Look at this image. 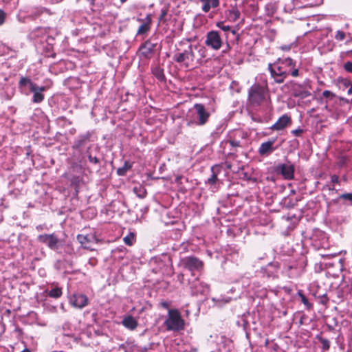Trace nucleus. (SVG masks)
Listing matches in <instances>:
<instances>
[{"label":"nucleus","mask_w":352,"mask_h":352,"mask_svg":"<svg viewBox=\"0 0 352 352\" xmlns=\"http://www.w3.org/2000/svg\"><path fill=\"white\" fill-rule=\"evenodd\" d=\"M36 30H41V31L42 32V33H45V31L42 28H40V27L36 28V29L32 32V33H33L34 32H35Z\"/></svg>","instance_id":"51"},{"label":"nucleus","mask_w":352,"mask_h":352,"mask_svg":"<svg viewBox=\"0 0 352 352\" xmlns=\"http://www.w3.org/2000/svg\"><path fill=\"white\" fill-rule=\"evenodd\" d=\"M91 135L89 133L80 135L75 140L72 148L82 152V150L89 142Z\"/></svg>","instance_id":"12"},{"label":"nucleus","mask_w":352,"mask_h":352,"mask_svg":"<svg viewBox=\"0 0 352 352\" xmlns=\"http://www.w3.org/2000/svg\"><path fill=\"white\" fill-rule=\"evenodd\" d=\"M180 265L184 269L189 270L192 275H194V272L200 271L204 267L203 261L194 256H186L182 258Z\"/></svg>","instance_id":"6"},{"label":"nucleus","mask_w":352,"mask_h":352,"mask_svg":"<svg viewBox=\"0 0 352 352\" xmlns=\"http://www.w3.org/2000/svg\"><path fill=\"white\" fill-rule=\"evenodd\" d=\"M274 171L277 175H282L285 179H292L294 177L295 167L289 160L286 163H279L274 167Z\"/></svg>","instance_id":"7"},{"label":"nucleus","mask_w":352,"mask_h":352,"mask_svg":"<svg viewBox=\"0 0 352 352\" xmlns=\"http://www.w3.org/2000/svg\"><path fill=\"white\" fill-rule=\"evenodd\" d=\"M219 168H220L218 165L212 166L211 171L212 173L211 177L208 179V181H207L208 184L213 185L216 183V182L217 181V175H218Z\"/></svg>","instance_id":"23"},{"label":"nucleus","mask_w":352,"mask_h":352,"mask_svg":"<svg viewBox=\"0 0 352 352\" xmlns=\"http://www.w3.org/2000/svg\"><path fill=\"white\" fill-rule=\"evenodd\" d=\"M288 268L291 270L292 268V266H289Z\"/></svg>","instance_id":"60"},{"label":"nucleus","mask_w":352,"mask_h":352,"mask_svg":"<svg viewBox=\"0 0 352 352\" xmlns=\"http://www.w3.org/2000/svg\"><path fill=\"white\" fill-rule=\"evenodd\" d=\"M37 241L46 245L52 250H56L62 245L60 240L54 233L40 234L37 236Z\"/></svg>","instance_id":"8"},{"label":"nucleus","mask_w":352,"mask_h":352,"mask_svg":"<svg viewBox=\"0 0 352 352\" xmlns=\"http://www.w3.org/2000/svg\"><path fill=\"white\" fill-rule=\"evenodd\" d=\"M152 74L155 78L161 82L166 80V77L164 73V69L160 66H155L152 69Z\"/></svg>","instance_id":"22"},{"label":"nucleus","mask_w":352,"mask_h":352,"mask_svg":"<svg viewBox=\"0 0 352 352\" xmlns=\"http://www.w3.org/2000/svg\"><path fill=\"white\" fill-rule=\"evenodd\" d=\"M339 199H346L352 202V193H344L340 195Z\"/></svg>","instance_id":"40"},{"label":"nucleus","mask_w":352,"mask_h":352,"mask_svg":"<svg viewBox=\"0 0 352 352\" xmlns=\"http://www.w3.org/2000/svg\"><path fill=\"white\" fill-rule=\"evenodd\" d=\"M292 92L293 96L300 98V99H304L311 96L310 91L306 89L305 85L298 83H294L292 86Z\"/></svg>","instance_id":"10"},{"label":"nucleus","mask_w":352,"mask_h":352,"mask_svg":"<svg viewBox=\"0 0 352 352\" xmlns=\"http://www.w3.org/2000/svg\"><path fill=\"white\" fill-rule=\"evenodd\" d=\"M36 89H37V91H40V93H42L43 91H45L47 89V88L45 86L38 87L36 84Z\"/></svg>","instance_id":"48"},{"label":"nucleus","mask_w":352,"mask_h":352,"mask_svg":"<svg viewBox=\"0 0 352 352\" xmlns=\"http://www.w3.org/2000/svg\"><path fill=\"white\" fill-rule=\"evenodd\" d=\"M157 43H153L150 41H146L140 48V54L146 58H150L154 54Z\"/></svg>","instance_id":"13"},{"label":"nucleus","mask_w":352,"mask_h":352,"mask_svg":"<svg viewBox=\"0 0 352 352\" xmlns=\"http://www.w3.org/2000/svg\"><path fill=\"white\" fill-rule=\"evenodd\" d=\"M30 91L34 94L32 98V102L34 103H40L44 100V95L42 93H40V91H37V89H36V85H34V91Z\"/></svg>","instance_id":"26"},{"label":"nucleus","mask_w":352,"mask_h":352,"mask_svg":"<svg viewBox=\"0 0 352 352\" xmlns=\"http://www.w3.org/2000/svg\"><path fill=\"white\" fill-rule=\"evenodd\" d=\"M228 19L230 21L232 22H235L237 21L240 17V12L237 8H233L232 10H228Z\"/></svg>","instance_id":"27"},{"label":"nucleus","mask_w":352,"mask_h":352,"mask_svg":"<svg viewBox=\"0 0 352 352\" xmlns=\"http://www.w3.org/2000/svg\"><path fill=\"white\" fill-rule=\"evenodd\" d=\"M299 295L301 297V300L302 303L308 308H310L311 307V305L309 302L308 299L305 297V296L301 293H300Z\"/></svg>","instance_id":"39"},{"label":"nucleus","mask_w":352,"mask_h":352,"mask_svg":"<svg viewBox=\"0 0 352 352\" xmlns=\"http://www.w3.org/2000/svg\"><path fill=\"white\" fill-rule=\"evenodd\" d=\"M92 146L89 145L87 146V150L85 153V155L87 157L89 162L91 164H100V160L96 156H93L91 153V148Z\"/></svg>","instance_id":"24"},{"label":"nucleus","mask_w":352,"mask_h":352,"mask_svg":"<svg viewBox=\"0 0 352 352\" xmlns=\"http://www.w3.org/2000/svg\"><path fill=\"white\" fill-rule=\"evenodd\" d=\"M231 32H232V34L233 35H235V34H236V30H231Z\"/></svg>","instance_id":"56"},{"label":"nucleus","mask_w":352,"mask_h":352,"mask_svg":"<svg viewBox=\"0 0 352 352\" xmlns=\"http://www.w3.org/2000/svg\"><path fill=\"white\" fill-rule=\"evenodd\" d=\"M212 301L216 303V305L217 306H222L223 305H225L230 302L229 299H223V298H212Z\"/></svg>","instance_id":"31"},{"label":"nucleus","mask_w":352,"mask_h":352,"mask_svg":"<svg viewBox=\"0 0 352 352\" xmlns=\"http://www.w3.org/2000/svg\"><path fill=\"white\" fill-rule=\"evenodd\" d=\"M196 49H197V45H188L187 47L182 52L175 54L173 58L178 63H184L186 66H188L189 63L195 60L194 50Z\"/></svg>","instance_id":"5"},{"label":"nucleus","mask_w":352,"mask_h":352,"mask_svg":"<svg viewBox=\"0 0 352 352\" xmlns=\"http://www.w3.org/2000/svg\"><path fill=\"white\" fill-rule=\"evenodd\" d=\"M344 69L350 74H352V62L351 61H346L343 65Z\"/></svg>","instance_id":"36"},{"label":"nucleus","mask_w":352,"mask_h":352,"mask_svg":"<svg viewBox=\"0 0 352 352\" xmlns=\"http://www.w3.org/2000/svg\"><path fill=\"white\" fill-rule=\"evenodd\" d=\"M61 295L62 290L60 287L53 288L48 292V296L54 298H58L60 297Z\"/></svg>","instance_id":"28"},{"label":"nucleus","mask_w":352,"mask_h":352,"mask_svg":"<svg viewBox=\"0 0 352 352\" xmlns=\"http://www.w3.org/2000/svg\"><path fill=\"white\" fill-rule=\"evenodd\" d=\"M269 344V340L268 339H266L265 341V346H267Z\"/></svg>","instance_id":"54"},{"label":"nucleus","mask_w":352,"mask_h":352,"mask_svg":"<svg viewBox=\"0 0 352 352\" xmlns=\"http://www.w3.org/2000/svg\"><path fill=\"white\" fill-rule=\"evenodd\" d=\"M333 189H334V188H333V187H329V190H333Z\"/></svg>","instance_id":"58"},{"label":"nucleus","mask_w":352,"mask_h":352,"mask_svg":"<svg viewBox=\"0 0 352 352\" xmlns=\"http://www.w3.org/2000/svg\"><path fill=\"white\" fill-rule=\"evenodd\" d=\"M123 240L126 245H132L134 240V234L133 233H130L126 236Z\"/></svg>","instance_id":"30"},{"label":"nucleus","mask_w":352,"mask_h":352,"mask_svg":"<svg viewBox=\"0 0 352 352\" xmlns=\"http://www.w3.org/2000/svg\"><path fill=\"white\" fill-rule=\"evenodd\" d=\"M160 306L166 309H169V303L166 301H161L160 303Z\"/></svg>","instance_id":"45"},{"label":"nucleus","mask_w":352,"mask_h":352,"mask_svg":"<svg viewBox=\"0 0 352 352\" xmlns=\"http://www.w3.org/2000/svg\"><path fill=\"white\" fill-rule=\"evenodd\" d=\"M282 49L284 50H289L290 49L289 47H282Z\"/></svg>","instance_id":"55"},{"label":"nucleus","mask_w":352,"mask_h":352,"mask_svg":"<svg viewBox=\"0 0 352 352\" xmlns=\"http://www.w3.org/2000/svg\"><path fill=\"white\" fill-rule=\"evenodd\" d=\"M295 65L296 62L293 60V65L291 66V68H289V74L294 77H296L299 74L298 69L295 68Z\"/></svg>","instance_id":"32"},{"label":"nucleus","mask_w":352,"mask_h":352,"mask_svg":"<svg viewBox=\"0 0 352 352\" xmlns=\"http://www.w3.org/2000/svg\"><path fill=\"white\" fill-rule=\"evenodd\" d=\"M151 17L150 14H148L145 19V21L143 22L138 28L137 34L143 35L149 31L151 24Z\"/></svg>","instance_id":"16"},{"label":"nucleus","mask_w":352,"mask_h":352,"mask_svg":"<svg viewBox=\"0 0 352 352\" xmlns=\"http://www.w3.org/2000/svg\"><path fill=\"white\" fill-rule=\"evenodd\" d=\"M96 260L95 258H90L89 260V264L91 265V266H94L96 265Z\"/></svg>","instance_id":"49"},{"label":"nucleus","mask_w":352,"mask_h":352,"mask_svg":"<svg viewBox=\"0 0 352 352\" xmlns=\"http://www.w3.org/2000/svg\"><path fill=\"white\" fill-rule=\"evenodd\" d=\"M204 3L202 10L208 12L210 8H216L219 6V0H199Z\"/></svg>","instance_id":"18"},{"label":"nucleus","mask_w":352,"mask_h":352,"mask_svg":"<svg viewBox=\"0 0 352 352\" xmlns=\"http://www.w3.org/2000/svg\"><path fill=\"white\" fill-rule=\"evenodd\" d=\"M232 147L240 146V142L236 140H228V142Z\"/></svg>","instance_id":"42"},{"label":"nucleus","mask_w":352,"mask_h":352,"mask_svg":"<svg viewBox=\"0 0 352 352\" xmlns=\"http://www.w3.org/2000/svg\"><path fill=\"white\" fill-rule=\"evenodd\" d=\"M177 280L181 283L183 284L184 282V275L182 273H180L177 276Z\"/></svg>","instance_id":"46"},{"label":"nucleus","mask_w":352,"mask_h":352,"mask_svg":"<svg viewBox=\"0 0 352 352\" xmlns=\"http://www.w3.org/2000/svg\"><path fill=\"white\" fill-rule=\"evenodd\" d=\"M91 6H94L95 3V0H87Z\"/></svg>","instance_id":"52"},{"label":"nucleus","mask_w":352,"mask_h":352,"mask_svg":"<svg viewBox=\"0 0 352 352\" xmlns=\"http://www.w3.org/2000/svg\"><path fill=\"white\" fill-rule=\"evenodd\" d=\"M322 96L324 98H329L330 100H332L333 98L336 97V94H333V92H331V91H329V90L324 91L322 92Z\"/></svg>","instance_id":"37"},{"label":"nucleus","mask_w":352,"mask_h":352,"mask_svg":"<svg viewBox=\"0 0 352 352\" xmlns=\"http://www.w3.org/2000/svg\"><path fill=\"white\" fill-rule=\"evenodd\" d=\"M346 37V34L343 31L338 30L335 35V38L338 41H343Z\"/></svg>","instance_id":"35"},{"label":"nucleus","mask_w":352,"mask_h":352,"mask_svg":"<svg viewBox=\"0 0 352 352\" xmlns=\"http://www.w3.org/2000/svg\"><path fill=\"white\" fill-rule=\"evenodd\" d=\"M88 299L85 295H78L74 296V299L72 302V305L77 308H82L87 305Z\"/></svg>","instance_id":"17"},{"label":"nucleus","mask_w":352,"mask_h":352,"mask_svg":"<svg viewBox=\"0 0 352 352\" xmlns=\"http://www.w3.org/2000/svg\"><path fill=\"white\" fill-rule=\"evenodd\" d=\"M319 341L322 344V346L324 350H329L330 347V342L327 339L320 337L319 338Z\"/></svg>","instance_id":"29"},{"label":"nucleus","mask_w":352,"mask_h":352,"mask_svg":"<svg viewBox=\"0 0 352 352\" xmlns=\"http://www.w3.org/2000/svg\"><path fill=\"white\" fill-rule=\"evenodd\" d=\"M339 82L344 87H348L351 85V84L352 83V81H351L350 80H349L348 78H341L339 80Z\"/></svg>","instance_id":"38"},{"label":"nucleus","mask_w":352,"mask_h":352,"mask_svg":"<svg viewBox=\"0 0 352 352\" xmlns=\"http://www.w3.org/2000/svg\"><path fill=\"white\" fill-rule=\"evenodd\" d=\"M36 229H37V230H41V229H42L41 226H37V227H36Z\"/></svg>","instance_id":"57"},{"label":"nucleus","mask_w":352,"mask_h":352,"mask_svg":"<svg viewBox=\"0 0 352 352\" xmlns=\"http://www.w3.org/2000/svg\"><path fill=\"white\" fill-rule=\"evenodd\" d=\"M122 324L125 328L131 331L135 330L138 326V320L132 316L124 317L122 321Z\"/></svg>","instance_id":"15"},{"label":"nucleus","mask_w":352,"mask_h":352,"mask_svg":"<svg viewBox=\"0 0 352 352\" xmlns=\"http://www.w3.org/2000/svg\"><path fill=\"white\" fill-rule=\"evenodd\" d=\"M126 1H127V0H120V1H121L122 3H125Z\"/></svg>","instance_id":"59"},{"label":"nucleus","mask_w":352,"mask_h":352,"mask_svg":"<svg viewBox=\"0 0 352 352\" xmlns=\"http://www.w3.org/2000/svg\"><path fill=\"white\" fill-rule=\"evenodd\" d=\"M276 138L269 139L267 142H263L258 148V153L261 156L269 155L274 152L276 148L274 147Z\"/></svg>","instance_id":"11"},{"label":"nucleus","mask_w":352,"mask_h":352,"mask_svg":"<svg viewBox=\"0 0 352 352\" xmlns=\"http://www.w3.org/2000/svg\"><path fill=\"white\" fill-rule=\"evenodd\" d=\"M36 84L34 83L30 78L28 77H23L22 76L20 78V80L19 82V88L22 89L26 86H29L30 91H34V85Z\"/></svg>","instance_id":"19"},{"label":"nucleus","mask_w":352,"mask_h":352,"mask_svg":"<svg viewBox=\"0 0 352 352\" xmlns=\"http://www.w3.org/2000/svg\"><path fill=\"white\" fill-rule=\"evenodd\" d=\"M132 168V164L129 161H125L124 165L117 170V174L119 176H124L126 174L127 171Z\"/></svg>","instance_id":"25"},{"label":"nucleus","mask_w":352,"mask_h":352,"mask_svg":"<svg viewBox=\"0 0 352 352\" xmlns=\"http://www.w3.org/2000/svg\"><path fill=\"white\" fill-rule=\"evenodd\" d=\"M329 299L326 294H324L320 296V302L323 305H326L328 302Z\"/></svg>","instance_id":"44"},{"label":"nucleus","mask_w":352,"mask_h":352,"mask_svg":"<svg viewBox=\"0 0 352 352\" xmlns=\"http://www.w3.org/2000/svg\"><path fill=\"white\" fill-rule=\"evenodd\" d=\"M291 122V118L287 114H284L270 129L273 131H280L284 129Z\"/></svg>","instance_id":"14"},{"label":"nucleus","mask_w":352,"mask_h":352,"mask_svg":"<svg viewBox=\"0 0 352 352\" xmlns=\"http://www.w3.org/2000/svg\"><path fill=\"white\" fill-rule=\"evenodd\" d=\"M71 186L75 189V192L77 195L79 192V188L80 184L82 183V178L80 176L72 175L69 179Z\"/></svg>","instance_id":"21"},{"label":"nucleus","mask_w":352,"mask_h":352,"mask_svg":"<svg viewBox=\"0 0 352 352\" xmlns=\"http://www.w3.org/2000/svg\"><path fill=\"white\" fill-rule=\"evenodd\" d=\"M164 324L167 331L177 332L184 329L185 322L177 309H168L167 318Z\"/></svg>","instance_id":"3"},{"label":"nucleus","mask_w":352,"mask_h":352,"mask_svg":"<svg viewBox=\"0 0 352 352\" xmlns=\"http://www.w3.org/2000/svg\"><path fill=\"white\" fill-rule=\"evenodd\" d=\"M76 238L84 249L93 250V249L88 245V244L91 241L90 236L88 235L78 234Z\"/></svg>","instance_id":"20"},{"label":"nucleus","mask_w":352,"mask_h":352,"mask_svg":"<svg viewBox=\"0 0 352 352\" xmlns=\"http://www.w3.org/2000/svg\"><path fill=\"white\" fill-rule=\"evenodd\" d=\"M293 65L291 58H278L274 63L268 64V69L271 76L277 83H282L289 75V68Z\"/></svg>","instance_id":"2"},{"label":"nucleus","mask_w":352,"mask_h":352,"mask_svg":"<svg viewBox=\"0 0 352 352\" xmlns=\"http://www.w3.org/2000/svg\"><path fill=\"white\" fill-rule=\"evenodd\" d=\"M214 111V109L211 111L206 109L203 104H195L192 111V118L190 120L188 124L191 123L197 126L204 125L208 121L211 112Z\"/></svg>","instance_id":"4"},{"label":"nucleus","mask_w":352,"mask_h":352,"mask_svg":"<svg viewBox=\"0 0 352 352\" xmlns=\"http://www.w3.org/2000/svg\"><path fill=\"white\" fill-rule=\"evenodd\" d=\"M216 25L219 28H220L221 30H222L224 32H228V31H230L231 30L230 26V25H224V22H223V21L217 22Z\"/></svg>","instance_id":"34"},{"label":"nucleus","mask_w":352,"mask_h":352,"mask_svg":"<svg viewBox=\"0 0 352 352\" xmlns=\"http://www.w3.org/2000/svg\"><path fill=\"white\" fill-rule=\"evenodd\" d=\"M347 94L349 95H352V83L351 84V85L349 86V89L347 91Z\"/></svg>","instance_id":"50"},{"label":"nucleus","mask_w":352,"mask_h":352,"mask_svg":"<svg viewBox=\"0 0 352 352\" xmlns=\"http://www.w3.org/2000/svg\"><path fill=\"white\" fill-rule=\"evenodd\" d=\"M248 104L254 107H268L270 103V97L267 89L260 84H254L248 89Z\"/></svg>","instance_id":"1"},{"label":"nucleus","mask_w":352,"mask_h":352,"mask_svg":"<svg viewBox=\"0 0 352 352\" xmlns=\"http://www.w3.org/2000/svg\"><path fill=\"white\" fill-rule=\"evenodd\" d=\"M167 13H168V8H163L161 10V13L159 16L160 22H166V19L165 17L167 15Z\"/></svg>","instance_id":"33"},{"label":"nucleus","mask_w":352,"mask_h":352,"mask_svg":"<svg viewBox=\"0 0 352 352\" xmlns=\"http://www.w3.org/2000/svg\"><path fill=\"white\" fill-rule=\"evenodd\" d=\"M331 182L333 184H337L339 182V177L336 175H333L331 177Z\"/></svg>","instance_id":"47"},{"label":"nucleus","mask_w":352,"mask_h":352,"mask_svg":"<svg viewBox=\"0 0 352 352\" xmlns=\"http://www.w3.org/2000/svg\"><path fill=\"white\" fill-rule=\"evenodd\" d=\"M5 19H6V13L4 12L3 10L0 9V25L3 24V23L5 22Z\"/></svg>","instance_id":"41"},{"label":"nucleus","mask_w":352,"mask_h":352,"mask_svg":"<svg viewBox=\"0 0 352 352\" xmlns=\"http://www.w3.org/2000/svg\"><path fill=\"white\" fill-rule=\"evenodd\" d=\"M21 352H30V350L28 348H25Z\"/></svg>","instance_id":"53"},{"label":"nucleus","mask_w":352,"mask_h":352,"mask_svg":"<svg viewBox=\"0 0 352 352\" xmlns=\"http://www.w3.org/2000/svg\"><path fill=\"white\" fill-rule=\"evenodd\" d=\"M303 131L302 129L298 128L297 129L292 131V133L294 134L296 136H300L302 133Z\"/></svg>","instance_id":"43"},{"label":"nucleus","mask_w":352,"mask_h":352,"mask_svg":"<svg viewBox=\"0 0 352 352\" xmlns=\"http://www.w3.org/2000/svg\"><path fill=\"white\" fill-rule=\"evenodd\" d=\"M205 44L213 50H217L221 47L222 40L217 31H210L207 33Z\"/></svg>","instance_id":"9"}]
</instances>
